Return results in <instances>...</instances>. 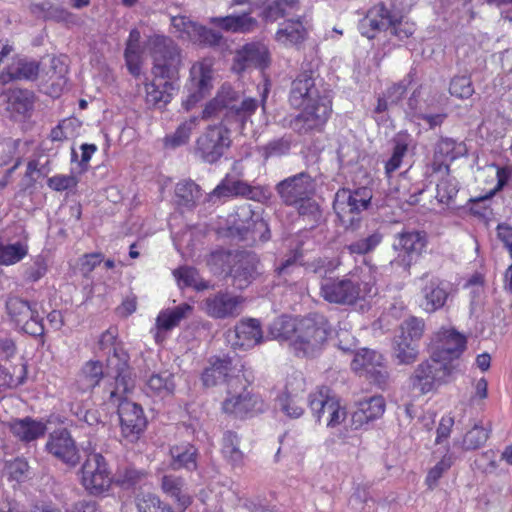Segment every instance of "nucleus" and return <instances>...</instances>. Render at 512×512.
<instances>
[{
  "mask_svg": "<svg viewBox=\"0 0 512 512\" xmlns=\"http://www.w3.org/2000/svg\"><path fill=\"white\" fill-rule=\"evenodd\" d=\"M311 411L318 421L326 416L327 426L335 427L345 418L346 412L341 408L339 401L330 395V389L322 386L311 393L308 398Z\"/></svg>",
  "mask_w": 512,
  "mask_h": 512,
  "instance_id": "dca6fc26",
  "label": "nucleus"
},
{
  "mask_svg": "<svg viewBox=\"0 0 512 512\" xmlns=\"http://www.w3.org/2000/svg\"><path fill=\"white\" fill-rule=\"evenodd\" d=\"M466 348V338L455 329H441L431 342V355L443 362L458 358Z\"/></svg>",
  "mask_w": 512,
  "mask_h": 512,
  "instance_id": "6ab92c4d",
  "label": "nucleus"
},
{
  "mask_svg": "<svg viewBox=\"0 0 512 512\" xmlns=\"http://www.w3.org/2000/svg\"><path fill=\"white\" fill-rule=\"evenodd\" d=\"M145 477L143 471L137 470L133 467H125L117 474V484L123 488H131L140 483Z\"/></svg>",
  "mask_w": 512,
  "mask_h": 512,
  "instance_id": "774afa93",
  "label": "nucleus"
},
{
  "mask_svg": "<svg viewBox=\"0 0 512 512\" xmlns=\"http://www.w3.org/2000/svg\"><path fill=\"white\" fill-rule=\"evenodd\" d=\"M465 151L461 144H457L451 138H442L436 145L435 154L446 160L453 161Z\"/></svg>",
  "mask_w": 512,
  "mask_h": 512,
  "instance_id": "680f3d73",
  "label": "nucleus"
},
{
  "mask_svg": "<svg viewBox=\"0 0 512 512\" xmlns=\"http://www.w3.org/2000/svg\"><path fill=\"white\" fill-rule=\"evenodd\" d=\"M137 508L139 512H178L172 508V506L162 501L155 494L143 495L137 502Z\"/></svg>",
  "mask_w": 512,
  "mask_h": 512,
  "instance_id": "6e6d98bb",
  "label": "nucleus"
},
{
  "mask_svg": "<svg viewBox=\"0 0 512 512\" xmlns=\"http://www.w3.org/2000/svg\"><path fill=\"white\" fill-rule=\"evenodd\" d=\"M258 190L240 180L224 179L215 189L208 194L207 200L215 202L223 198L243 196L248 199H257Z\"/></svg>",
  "mask_w": 512,
  "mask_h": 512,
  "instance_id": "2f4dec72",
  "label": "nucleus"
},
{
  "mask_svg": "<svg viewBox=\"0 0 512 512\" xmlns=\"http://www.w3.org/2000/svg\"><path fill=\"white\" fill-rule=\"evenodd\" d=\"M177 90V82L153 76L152 81L145 84L146 104L152 108L163 109L171 102Z\"/></svg>",
  "mask_w": 512,
  "mask_h": 512,
  "instance_id": "c85d7f7f",
  "label": "nucleus"
},
{
  "mask_svg": "<svg viewBox=\"0 0 512 512\" xmlns=\"http://www.w3.org/2000/svg\"><path fill=\"white\" fill-rule=\"evenodd\" d=\"M193 308L187 303L180 304L172 309H166L159 313L156 319L158 330L169 331L179 325L181 320L187 318Z\"/></svg>",
  "mask_w": 512,
  "mask_h": 512,
  "instance_id": "79ce46f5",
  "label": "nucleus"
},
{
  "mask_svg": "<svg viewBox=\"0 0 512 512\" xmlns=\"http://www.w3.org/2000/svg\"><path fill=\"white\" fill-rule=\"evenodd\" d=\"M235 368L232 366L230 358L216 359L207 367L201 376V380L205 387H213L221 382H226L228 388H232L234 384L241 382L239 376H234Z\"/></svg>",
  "mask_w": 512,
  "mask_h": 512,
  "instance_id": "cd10ccee",
  "label": "nucleus"
},
{
  "mask_svg": "<svg viewBox=\"0 0 512 512\" xmlns=\"http://www.w3.org/2000/svg\"><path fill=\"white\" fill-rule=\"evenodd\" d=\"M104 373L102 363L100 361L90 360L81 368L76 379V387L81 392H87L94 389L102 380Z\"/></svg>",
  "mask_w": 512,
  "mask_h": 512,
  "instance_id": "ea45409f",
  "label": "nucleus"
},
{
  "mask_svg": "<svg viewBox=\"0 0 512 512\" xmlns=\"http://www.w3.org/2000/svg\"><path fill=\"white\" fill-rule=\"evenodd\" d=\"M32 104V93L28 90H13L8 96V108L18 114H25Z\"/></svg>",
  "mask_w": 512,
  "mask_h": 512,
  "instance_id": "5fc2aeb1",
  "label": "nucleus"
},
{
  "mask_svg": "<svg viewBox=\"0 0 512 512\" xmlns=\"http://www.w3.org/2000/svg\"><path fill=\"white\" fill-rule=\"evenodd\" d=\"M148 49L153 61L152 75L177 82L183 67L181 48L169 37L154 35L148 40Z\"/></svg>",
  "mask_w": 512,
  "mask_h": 512,
  "instance_id": "7ed1b4c3",
  "label": "nucleus"
},
{
  "mask_svg": "<svg viewBox=\"0 0 512 512\" xmlns=\"http://www.w3.org/2000/svg\"><path fill=\"white\" fill-rule=\"evenodd\" d=\"M302 252L295 250L275 268L276 276L280 282L296 284L302 276Z\"/></svg>",
  "mask_w": 512,
  "mask_h": 512,
  "instance_id": "4c0bfd02",
  "label": "nucleus"
},
{
  "mask_svg": "<svg viewBox=\"0 0 512 512\" xmlns=\"http://www.w3.org/2000/svg\"><path fill=\"white\" fill-rule=\"evenodd\" d=\"M383 234L379 229L362 235L358 240L346 246L350 254L365 255L374 251L382 242Z\"/></svg>",
  "mask_w": 512,
  "mask_h": 512,
  "instance_id": "de8ad7c7",
  "label": "nucleus"
},
{
  "mask_svg": "<svg viewBox=\"0 0 512 512\" xmlns=\"http://www.w3.org/2000/svg\"><path fill=\"white\" fill-rule=\"evenodd\" d=\"M419 306L426 313H434L442 309L450 294V284L439 277L424 273L420 278Z\"/></svg>",
  "mask_w": 512,
  "mask_h": 512,
  "instance_id": "2eb2a0df",
  "label": "nucleus"
},
{
  "mask_svg": "<svg viewBox=\"0 0 512 512\" xmlns=\"http://www.w3.org/2000/svg\"><path fill=\"white\" fill-rule=\"evenodd\" d=\"M230 145V131L222 124L211 125L198 137L195 151L205 162L215 163Z\"/></svg>",
  "mask_w": 512,
  "mask_h": 512,
  "instance_id": "9b49d317",
  "label": "nucleus"
},
{
  "mask_svg": "<svg viewBox=\"0 0 512 512\" xmlns=\"http://www.w3.org/2000/svg\"><path fill=\"white\" fill-rule=\"evenodd\" d=\"M221 452L224 458L234 466L240 465L243 461V453L239 448V438L231 431H227L223 436Z\"/></svg>",
  "mask_w": 512,
  "mask_h": 512,
  "instance_id": "3c124183",
  "label": "nucleus"
},
{
  "mask_svg": "<svg viewBox=\"0 0 512 512\" xmlns=\"http://www.w3.org/2000/svg\"><path fill=\"white\" fill-rule=\"evenodd\" d=\"M109 385L105 392L108 394L107 400L118 406V415L121 424V431L124 438L129 442H135L144 432L147 420L140 405L124 398L127 392L122 393L115 398L110 397ZM133 389L128 391L130 393Z\"/></svg>",
  "mask_w": 512,
  "mask_h": 512,
  "instance_id": "1a4fd4ad",
  "label": "nucleus"
},
{
  "mask_svg": "<svg viewBox=\"0 0 512 512\" xmlns=\"http://www.w3.org/2000/svg\"><path fill=\"white\" fill-rule=\"evenodd\" d=\"M9 431L19 441L30 443L43 437L46 433V424L31 417L13 419L8 423Z\"/></svg>",
  "mask_w": 512,
  "mask_h": 512,
  "instance_id": "473e14b6",
  "label": "nucleus"
},
{
  "mask_svg": "<svg viewBox=\"0 0 512 512\" xmlns=\"http://www.w3.org/2000/svg\"><path fill=\"white\" fill-rule=\"evenodd\" d=\"M257 107L256 99L242 98L231 86L223 85L216 97L205 106L202 117L208 119L225 110L226 117H235L240 121H245L256 111Z\"/></svg>",
  "mask_w": 512,
  "mask_h": 512,
  "instance_id": "39448f33",
  "label": "nucleus"
},
{
  "mask_svg": "<svg viewBox=\"0 0 512 512\" xmlns=\"http://www.w3.org/2000/svg\"><path fill=\"white\" fill-rule=\"evenodd\" d=\"M28 253V247L22 242L0 244V264L12 265L21 261Z\"/></svg>",
  "mask_w": 512,
  "mask_h": 512,
  "instance_id": "864d4df0",
  "label": "nucleus"
},
{
  "mask_svg": "<svg viewBox=\"0 0 512 512\" xmlns=\"http://www.w3.org/2000/svg\"><path fill=\"white\" fill-rule=\"evenodd\" d=\"M300 112L291 120V128L298 134L322 131L332 111L331 97L322 98V102H313L302 106Z\"/></svg>",
  "mask_w": 512,
  "mask_h": 512,
  "instance_id": "ddd939ff",
  "label": "nucleus"
},
{
  "mask_svg": "<svg viewBox=\"0 0 512 512\" xmlns=\"http://www.w3.org/2000/svg\"><path fill=\"white\" fill-rule=\"evenodd\" d=\"M171 25L178 33V37L204 45H218L222 35L212 29L199 25L186 16L178 15L171 18Z\"/></svg>",
  "mask_w": 512,
  "mask_h": 512,
  "instance_id": "4be33fe9",
  "label": "nucleus"
},
{
  "mask_svg": "<svg viewBox=\"0 0 512 512\" xmlns=\"http://www.w3.org/2000/svg\"><path fill=\"white\" fill-rule=\"evenodd\" d=\"M489 437V431L479 423L467 431L463 438V447L467 450H474L484 445Z\"/></svg>",
  "mask_w": 512,
  "mask_h": 512,
  "instance_id": "bf43d9fd",
  "label": "nucleus"
},
{
  "mask_svg": "<svg viewBox=\"0 0 512 512\" xmlns=\"http://www.w3.org/2000/svg\"><path fill=\"white\" fill-rule=\"evenodd\" d=\"M453 464L452 455H445L433 468H431L426 477V484L429 489H434L438 480L448 471Z\"/></svg>",
  "mask_w": 512,
  "mask_h": 512,
  "instance_id": "69168bd1",
  "label": "nucleus"
},
{
  "mask_svg": "<svg viewBox=\"0 0 512 512\" xmlns=\"http://www.w3.org/2000/svg\"><path fill=\"white\" fill-rule=\"evenodd\" d=\"M45 448L49 454L70 467H75L80 461L76 443L65 428L50 433Z\"/></svg>",
  "mask_w": 512,
  "mask_h": 512,
  "instance_id": "412c9836",
  "label": "nucleus"
},
{
  "mask_svg": "<svg viewBox=\"0 0 512 512\" xmlns=\"http://www.w3.org/2000/svg\"><path fill=\"white\" fill-rule=\"evenodd\" d=\"M291 143L292 140L290 136L273 139L262 147V154L265 158L286 155L291 149Z\"/></svg>",
  "mask_w": 512,
  "mask_h": 512,
  "instance_id": "052dcab7",
  "label": "nucleus"
},
{
  "mask_svg": "<svg viewBox=\"0 0 512 512\" xmlns=\"http://www.w3.org/2000/svg\"><path fill=\"white\" fill-rule=\"evenodd\" d=\"M395 19L383 3L373 6L359 24L360 32L368 39H373L377 33L389 28Z\"/></svg>",
  "mask_w": 512,
  "mask_h": 512,
  "instance_id": "c756f323",
  "label": "nucleus"
},
{
  "mask_svg": "<svg viewBox=\"0 0 512 512\" xmlns=\"http://www.w3.org/2000/svg\"><path fill=\"white\" fill-rule=\"evenodd\" d=\"M413 341L407 339L406 335L396 336L394 339V356L398 364L409 365L418 357V349Z\"/></svg>",
  "mask_w": 512,
  "mask_h": 512,
  "instance_id": "09e8293b",
  "label": "nucleus"
},
{
  "mask_svg": "<svg viewBox=\"0 0 512 512\" xmlns=\"http://www.w3.org/2000/svg\"><path fill=\"white\" fill-rule=\"evenodd\" d=\"M101 350H108L106 359V374L112 378L109 383L110 397L128 392L135 387V378L129 365L128 353L116 343V332L113 329L106 330L99 339Z\"/></svg>",
  "mask_w": 512,
  "mask_h": 512,
  "instance_id": "f257e3e1",
  "label": "nucleus"
},
{
  "mask_svg": "<svg viewBox=\"0 0 512 512\" xmlns=\"http://www.w3.org/2000/svg\"><path fill=\"white\" fill-rule=\"evenodd\" d=\"M184 479L176 475H164L161 478V489L176 504L178 512H184L192 503L191 496L184 490Z\"/></svg>",
  "mask_w": 512,
  "mask_h": 512,
  "instance_id": "e433bc0d",
  "label": "nucleus"
},
{
  "mask_svg": "<svg viewBox=\"0 0 512 512\" xmlns=\"http://www.w3.org/2000/svg\"><path fill=\"white\" fill-rule=\"evenodd\" d=\"M330 332L331 326L324 315L309 314L298 321L291 347L298 357H314L322 350Z\"/></svg>",
  "mask_w": 512,
  "mask_h": 512,
  "instance_id": "f03ea898",
  "label": "nucleus"
},
{
  "mask_svg": "<svg viewBox=\"0 0 512 512\" xmlns=\"http://www.w3.org/2000/svg\"><path fill=\"white\" fill-rule=\"evenodd\" d=\"M268 61V50L263 44L248 43L237 50L234 68L238 70H244L248 67L264 68Z\"/></svg>",
  "mask_w": 512,
  "mask_h": 512,
  "instance_id": "7c9ffc66",
  "label": "nucleus"
},
{
  "mask_svg": "<svg viewBox=\"0 0 512 512\" xmlns=\"http://www.w3.org/2000/svg\"><path fill=\"white\" fill-rule=\"evenodd\" d=\"M275 191L284 205L291 206L309 195H314L315 188L312 177L306 172H301L278 182Z\"/></svg>",
  "mask_w": 512,
  "mask_h": 512,
  "instance_id": "f3484780",
  "label": "nucleus"
},
{
  "mask_svg": "<svg viewBox=\"0 0 512 512\" xmlns=\"http://www.w3.org/2000/svg\"><path fill=\"white\" fill-rule=\"evenodd\" d=\"M449 92L460 99H468L474 93L472 81L467 76L454 77L450 82Z\"/></svg>",
  "mask_w": 512,
  "mask_h": 512,
  "instance_id": "0e129e2a",
  "label": "nucleus"
},
{
  "mask_svg": "<svg viewBox=\"0 0 512 512\" xmlns=\"http://www.w3.org/2000/svg\"><path fill=\"white\" fill-rule=\"evenodd\" d=\"M385 406L382 396H372L360 401L357 410L352 414V424L355 429L380 418L384 414Z\"/></svg>",
  "mask_w": 512,
  "mask_h": 512,
  "instance_id": "c9c22d12",
  "label": "nucleus"
},
{
  "mask_svg": "<svg viewBox=\"0 0 512 512\" xmlns=\"http://www.w3.org/2000/svg\"><path fill=\"white\" fill-rule=\"evenodd\" d=\"M298 323L288 316L276 318L269 326V335L279 341L289 340L292 335H296Z\"/></svg>",
  "mask_w": 512,
  "mask_h": 512,
  "instance_id": "8fccbe9b",
  "label": "nucleus"
},
{
  "mask_svg": "<svg viewBox=\"0 0 512 512\" xmlns=\"http://www.w3.org/2000/svg\"><path fill=\"white\" fill-rule=\"evenodd\" d=\"M307 36V31L299 19L287 20L276 32V40L285 45H298L302 43Z\"/></svg>",
  "mask_w": 512,
  "mask_h": 512,
  "instance_id": "a19ab883",
  "label": "nucleus"
},
{
  "mask_svg": "<svg viewBox=\"0 0 512 512\" xmlns=\"http://www.w3.org/2000/svg\"><path fill=\"white\" fill-rule=\"evenodd\" d=\"M354 371H362L380 388L388 384L389 373L383 356L367 348L358 351L351 362Z\"/></svg>",
  "mask_w": 512,
  "mask_h": 512,
  "instance_id": "a211bd4d",
  "label": "nucleus"
},
{
  "mask_svg": "<svg viewBox=\"0 0 512 512\" xmlns=\"http://www.w3.org/2000/svg\"><path fill=\"white\" fill-rule=\"evenodd\" d=\"M6 311L11 321L21 327L25 333L35 337L44 334V325L36 305H32L20 297L12 296L6 301Z\"/></svg>",
  "mask_w": 512,
  "mask_h": 512,
  "instance_id": "f8f14e48",
  "label": "nucleus"
},
{
  "mask_svg": "<svg viewBox=\"0 0 512 512\" xmlns=\"http://www.w3.org/2000/svg\"><path fill=\"white\" fill-rule=\"evenodd\" d=\"M227 393L228 397L222 403L225 413L242 418L261 409L262 403L259 398L253 395L242 381L234 384L232 388H228Z\"/></svg>",
  "mask_w": 512,
  "mask_h": 512,
  "instance_id": "aec40b11",
  "label": "nucleus"
},
{
  "mask_svg": "<svg viewBox=\"0 0 512 512\" xmlns=\"http://www.w3.org/2000/svg\"><path fill=\"white\" fill-rule=\"evenodd\" d=\"M189 95L182 102L186 111L191 110L211 89L212 70L208 64L195 63L190 69Z\"/></svg>",
  "mask_w": 512,
  "mask_h": 512,
  "instance_id": "b1692460",
  "label": "nucleus"
},
{
  "mask_svg": "<svg viewBox=\"0 0 512 512\" xmlns=\"http://www.w3.org/2000/svg\"><path fill=\"white\" fill-rule=\"evenodd\" d=\"M262 340L263 333L260 322L254 318L240 321L233 330L227 333V341L233 349H251L260 344Z\"/></svg>",
  "mask_w": 512,
  "mask_h": 512,
  "instance_id": "393cba45",
  "label": "nucleus"
},
{
  "mask_svg": "<svg viewBox=\"0 0 512 512\" xmlns=\"http://www.w3.org/2000/svg\"><path fill=\"white\" fill-rule=\"evenodd\" d=\"M243 298L228 292H217L202 302L204 312L215 319H226L238 316L241 313Z\"/></svg>",
  "mask_w": 512,
  "mask_h": 512,
  "instance_id": "5701e85b",
  "label": "nucleus"
},
{
  "mask_svg": "<svg viewBox=\"0 0 512 512\" xmlns=\"http://www.w3.org/2000/svg\"><path fill=\"white\" fill-rule=\"evenodd\" d=\"M370 292L371 288L367 290L358 279L349 275L324 278L320 283V296L330 304L352 306L364 300Z\"/></svg>",
  "mask_w": 512,
  "mask_h": 512,
  "instance_id": "423d86ee",
  "label": "nucleus"
},
{
  "mask_svg": "<svg viewBox=\"0 0 512 512\" xmlns=\"http://www.w3.org/2000/svg\"><path fill=\"white\" fill-rule=\"evenodd\" d=\"M80 483L93 496L107 492L112 483L109 465L100 453H89L80 469Z\"/></svg>",
  "mask_w": 512,
  "mask_h": 512,
  "instance_id": "6e6552de",
  "label": "nucleus"
},
{
  "mask_svg": "<svg viewBox=\"0 0 512 512\" xmlns=\"http://www.w3.org/2000/svg\"><path fill=\"white\" fill-rule=\"evenodd\" d=\"M426 245L427 235L423 231L411 230L398 233L393 244V249L398 252V256L391 263L409 271L414 256H420Z\"/></svg>",
  "mask_w": 512,
  "mask_h": 512,
  "instance_id": "4468645a",
  "label": "nucleus"
},
{
  "mask_svg": "<svg viewBox=\"0 0 512 512\" xmlns=\"http://www.w3.org/2000/svg\"><path fill=\"white\" fill-rule=\"evenodd\" d=\"M436 166V164H434ZM434 171L444 170L446 176L439 180L436 188V199L439 203L449 205L458 193V182L449 175V166L447 164H438Z\"/></svg>",
  "mask_w": 512,
  "mask_h": 512,
  "instance_id": "37998d69",
  "label": "nucleus"
},
{
  "mask_svg": "<svg viewBox=\"0 0 512 512\" xmlns=\"http://www.w3.org/2000/svg\"><path fill=\"white\" fill-rule=\"evenodd\" d=\"M234 257L235 254L230 251L216 250L209 254L206 262L211 272L215 275H219L226 272L227 269L230 270L235 261Z\"/></svg>",
  "mask_w": 512,
  "mask_h": 512,
  "instance_id": "603ef678",
  "label": "nucleus"
},
{
  "mask_svg": "<svg viewBox=\"0 0 512 512\" xmlns=\"http://www.w3.org/2000/svg\"><path fill=\"white\" fill-rule=\"evenodd\" d=\"M407 151L408 143L406 139L404 137H398L395 140L392 156L385 164V171L387 175H391L400 167L402 159L406 155Z\"/></svg>",
  "mask_w": 512,
  "mask_h": 512,
  "instance_id": "e2e57ef3",
  "label": "nucleus"
},
{
  "mask_svg": "<svg viewBox=\"0 0 512 512\" xmlns=\"http://www.w3.org/2000/svg\"><path fill=\"white\" fill-rule=\"evenodd\" d=\"M235 261L229 270L233 285L242 290L248 287L258 275L259 260L255 254L248 252L235 253Z\"/></svg>",
  "mask_w": 512,
  "mask_h": 512,
  "instance_id": "bb28decb",
  "label": "nucleus"
},
{
  "mask_svg": "<svg viewBox=\"0 0 512 512\" xmlns=\"http://www.w3.org/2000/svg\"><path fill=\"white\" fill-rule=\"evenodd\" d=\"M140 40V31L137 28L132 29L126 41V48L124 51L127 68L134 76H138L141 72L143 48Z\"/></svg>",
  "mask_w": 512,
  "mask_h": 512,
  "instance_id": "58836bf2",
  "label": "nucleus"
},
{
  "mask_svg": "<svg viewBox=\"0 0 512 512\" xmlns=\"http://www.w3.org/2000/svg\"><path fill=\"white\" fill-rule=\"evenodd\" d=\"M408 107L412 111V115L416 119L424 120L430 129H433L437 126H440L444 119L446 118V114H431L427 113L422 105H418V99L415 96H412L408 100Z\"/></svg>",
  "mask_w": 512,
  "mask_h": 512,
  "instance_id": "4d7b16f0",
  "label": "nucleus"
},
{
  "mask_svg": "<svg viewBox=\"0 0 512 512\" xmlns=\"http://www.w3.org/2000/svg\"><path fill=\"white\" fill-rule=\"evenodd\" d=\"M146 388L160 397L172 395L175 390L174 374L169 370L153 373L146 382Z\"/></svg>",
  "mask_w": 512,
  "mask_h": 512,
  "instance_id": "c03bdc74",
  "label": "nucleus"
},
{
  "mask_svg": "<svg viewBox=\"0 0 512 512\" xmlns=\"http://www.w3.org/2000/svg\"><path fill=\"white\" fill-rule=\"evenodd\" d=\"M39 74V63L28 58H15L7 66V68L0 74V80L6 84L15 80H30L37 79Z\"/></svg>",
  "mask_w": 512,
  "mask_h": 512,
  "instance_id": "f704fd0d",
  "label": "nucleus"
},
{
  "mask_svg": "<svg viewBox=\"0 0 512 512\" xmlns=\"http://www.w3.org/2000/svg\"><path fill=\"white\" fill-rule=\"evenodd\" d=\"M176 201L179 206L192 209L202 196L201 188L192 180H184L175 187Z\"/></svg>",
  "mask_w": 512,
  "mask_h": 512,
  "instance_id": "a18cd8bd",
  "label": "nucleus"
},
{
  "mask_svg": "<svg viewBox=\"0 0 512 512\" xmlns=\"http://www.w3.org/2000/svg\"><path fill=\"white\" fill-rule=\"evenodd\" d=\"M340 262L338 260H331L328 258H318L307 265V270L312 272L322 278H328L326 275L328 273H333Z\"/></svg>",
  "mask_w": 512,
  "mask_h": 512,
  "instance_id": "338daca9",
  "label": "nucleus"
},
{
  "mask_svg": "<svg viewBox=\"0 0 512 512\" xmlns=\"http://www.w3.org/2000/svg\"><path fill=\"white\" fill-rule=\"evenodd\" d=\"M452 365L430 356L428 360L420 363L410 376V385L413 390L424 395L443 382L451 375Z\"/></svg>",
  "mask_w": 512,
  "mask_h": 512,
  "instance_id": "9d476101",
  "label": "nucleus"
},
{
  "mask_svg": "<svg viewBox=\"0 0 512 512\" xmlns=\"http://www.w3.org/2000/svg\"><path fill=\"white\" fill-rule=\"evenodd\" d=\"M331 97L330 91L323 85L322 79L313 69L302 68V71L292 81L289 103L294 108H301L305 104L322 102V98Z\"/></svg>",
  "mask_w": 512,
  "mask_h": 512,
  "instance_id": "0eeeda50",
  "label": "nucleus"
},
{
  "mask_svg": "<svg viewBox=\"0 0 512 512\" xmlns=\"http://www.w3.org/2000/svg\"><path fill=\"white\" fill-rule=\"evenodd\" d=\"M304 389L305 380L302 375L297 374L288 380L285 391L278 397L280 409L290 418H298L304 413V408L301 405Z\"/></svg>",
  "mask_w": 512,
  "mask_h": 512,
  "instance_id": "a878e982",
  "label": "nucleus"
},
{
  "mask_svg": "<svg viewBox=\"0 0 512 512\" xmlns=\"http://www.w3.org/2000/svg\"><path fill=\"white\" fill-rule=\"evenodd\" d=\"M180 287H193L197 291L210 288L209 282L203 280L194 267L182 266L173 271Z\"/></svg>",
  "mask_w": 512,
  "mask_h": 512,
  "instance_id": "49530a36",
  "label": "nucleus"
},
{
  "mask_svg": "<svg viewBox=\"0 0 512 512\" xmlns=\"http://www.w3.org/2000/svg\"><path fill=\"white\" fill-rule=\"evenodd\" d=\"M196 122L197 118L193 117L180 124L172 135L166 137V145L172 148H176L187 143L192 130L196 126Z\"/></svg>",
  "mask_w": 512,
  "mask_h": 512,
  "instance_id": "13d9d810",
  "label": "nucleus"
},
{
  "mask_svg": "<svg viewBox=\"0 0 512 512\" xmlns=\"http://www.w3.org/2000/svg\"><path fill=\"white\" fill-rule=\"evenodd\" d=\"M169 467L172 470L194 471L197 469L198 449L191 443L183 442L169 449Z\"/></svg>",
  "mask_w": 512,
  "mask_h": 512,
  "instance_id": "72a5a7b5",
  "label": "nucleus"
},
{
  "mask_svg": "<svg viewBox=\"0 0 512 512\" xmlns=\"http://www.w3.org/2000/svg\"><path fill=\"white\" fill-rule=\"evenodd\" d=\"M372 191L367 187L355 190L339 189L334 198L333 209L345 230L355 231L360 225V213L371 206Z\"/></svg>",
  "mask_w": 512,
  "mask_h": 512,
  "instance_id": "20e7f679",
  "label": "nucleus"
}]
</instances>
